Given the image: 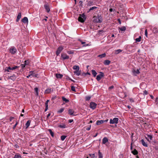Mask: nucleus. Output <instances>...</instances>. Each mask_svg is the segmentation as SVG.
<instances>
[{
  "instance_id": "obj_32",
  "label": "nucleus",
  "mask_w": 158,
  "mask_h": 158,
  "mask_svg": "<svg viewBox=\"0 0 158 158\" xmlns=\"http://www.w3.org/2000/svg\"><path fill=\"white\" fill-rule=\"evenodd\" d=\"M106 56V54L105 53H103L101 55H99L98 56V57L100 58H102L105 57Z\"/></svg>"
},
{
  "instance_id": "obj_36",
  "label": "nucleus",
  "mask_w": 158,
  "mask_h": 158,
  "mask_svg": "<svg viewBox=\"0 0 158 158\" xmlns=\"http://www.w3.org/2000/svg\"><path fill=\"white\" fill-rule=\"evenodd\" d=\"M19 67L17 66H15L13 67H10L11 70H15V69H16Z\"/></svg>"
},
{
  "instance_id": "obj_47",
  "label": "nucleus",
  "mask_w": 158,
  "mask_h": 158,
  "mask_svg": "<svg viewBox=\"0 0 158 158\" xmlns=\"http://www.w3.org/2000/svg\"><path fill=\"white\" fill-rule=\"evenodd\" d=\"M91 98V97L89 96H87L85 97L86 101H89Z\"/></svg>"
},
{
  "instance_id": "obj_50",
  "label": "nucleus",
  "mask_w": 158,
  "mask_h": 158,
  "mask_svg": "<svg viewBox=\"0 0 158 158\" xmlns=\"http://www.w3.org/2000/svg\"><path fill=\"white\" fill-rule=\"evenodd\" d=\"M27 64L26 63H24L23 64H21V66H22V67L23 68H24L25 67V66L26 65H27Z\"/></svg>"
},
{
  "instance_id": "obj_46",
  "label": "nucleus",
  "mask_w": 158,
  "mask_h": 158,
  "mask_svg": "<svg viewBox=\"0 0 158 158\" xmlns=\"http://www.w3.org/2000/svg\"><path fill=\"white\" fill-rule=\"evenodd\" d=\"M71 89L72 91L74 92L76 91L75 88V87L73 86H71Z\"/></svg>"
},
{
  "instance_id": "obj_14",
  "label": "nucleus",
  "mask_w": 158,
  "mask_h": 158,
  "mask_svg": "<svg viewBox=\"0 0 158 158\" xmlns=\"http://www.w3.org/2000/svg\"><path fill=\"white\" fill-rule=\"evenodd\" d=\"M53 89L52 88H48L47 89L45 90V93L46 94H49L51 92H53Z\"/></svg>"
},
{
  "instance_id": "obj_6",
  "label": "nucleus",
  "mask_w": 158,
  "mask_h": 158,
  "mask_svg": "<svg viewBox=\"0 0 158 158\" xmlns=\"http://www.w3.org/2000/svg\"><path fill=\"white\" fill-rule=\"evenodd\" d=\"M63 48L62 46H60L58 48L56 51V54L57 56H58L60 54L61 52L63 50Z\"/></svg>"
},
{
  "instance_id": "obj_55",
  "label": "nucleus",
  "mask_w": 158,
  "mask_h": 158,
  "mask_svg": "<svg viewBox=\"0 0 158 158\" xmlns=\"http://www.w3.org/2000/svg\"><path fill=\"white\" fill-rule=\"evenodd\" d=\"M82 3H83V2L82 1H80L79 2V3L80 4L79 5L80 6H82Z\"/></svg>"
},
{
  "instance_id": "obj_17",
  "label": "nucleus",
  "mask_w": 158,
  "mask_h": 158,
  "mask_svg": "<svg viewBox=\"0 0 158 158\" xmlns=\"http://www.w3.org/2000/svg\"><path fill=\"white\" fill-rule=\"evenodd\" d=\"M73 73L74 74H76L77 76H78L81 74V71H79V70H75L74 71Z\"/></svg>"
},
{
  "instance_id": "obj_10",
  "label": "nucleus",
  "mask_w": 158,
  "mask_h": 158,
  "mask_svg": "<svg viewBox=\"0 0 158 158\" xmlns=\"http://www.w3.org/2000/svg\"><path fill=\"white\" fill-rule=\"evenodd\" d=\"M44 7L46 11L48 13H49L50 11V8L48 4H45L44 5Z\"/></svg>"
},
{
  "instance_id": "obj_35",
  "label": "nucleus",
  "mask_w": 158,
  "mask_h": 158,
  "mask_svg": "<svg viewBox=\"0 0 158 158\" xmlns=\"http://www.w3.org/2000/svg\"><path fill=\"white\" fill-rule=\"evenodd\" d=\"M119 29L121 31H124L126 30V28L125 26H123L121 28H119Z\"/></svg>"
},
{
  "instance_id": "obj_2",
  "label": "nucleus",
  "mask_w": 158,
  "mask_h": 158,
  "mask_svg": "<svg viewBox=\"0 0 158 158\" xmlns=\"http://www.w3.org/2000/svg\"><path fill=\"white\" fill-rule=\"evenodd\" d=\"M118 120V118H114L113 119H110V124H117Z\"/></svg>"
},
{
  "instance_id": "obj_54",
  "label": "nucleus",
  "mask_w": 158,
  "mask_h": 158,
  "mask_svg": "<svg viewBox=\"0 0 158 158\" xmlns=\"http://www.w3.org/2000/svg\"><path fill=\"white\" fill-rule=\"evenodd\" d=\"M145 35L146 37H148V32L147 29H146L145 31Z\"/></svg>"
},
{
  "instance_id": "obj_5",
  "label": "nucleus",
  "mask_w": 158,
  "mask_h": 158,
  "mask_svg": "<svg viewBox=\"0 0 158 158\" xmlns=\"http://www.w3.org/2000/svg\"><path fill=\"white\" fill-rule=\"evenodd\" d=\"M100 74L98 75L96 77V79L98 81H99L104 76V73L102 72H100Z\"/></svg>"
},
{
  "instance_id": "obj_15",
  "label": "nucleus",
  "mask_w": 158,
  "mask_h": 158,
  "mask_svg": "<svg viewBox=\"0 0 158 158\" xmlns=\"http://www.w3.org/2000/svg\"><path fill=\"white\" fill-rule=\"evenodd\" d=\"M108 141V139L107 137H104L102 140V143L105 144Z\"/></svg>"
},
{
  "instance_id": "obj_33",
  "label": "nucleus",
  "mask_w": 158,
  "mask_h": 158,
  "mask_svg": "<svg viewBox=\"0 0 158 158\" xmlns=\"http://www.w3.org/2000/svg\"><path fill=\"white\" fill-rule=\"evenodd\" d=\"M62 99L63 101L65 102L66 103L68 102H69V100L66 99V98L64 97H62Z\"/></svg>"
},
{
  "instance_id": "obj_28",
  "label": "nucleus",
  "mask_w": 158,
  "mask_h": 158,
  "mask_svg": "<svg viewBox=\"0 0 158 158\" xmlns=\"http://www.w3.org/2000/svg\"><path fill=\"white\" fill-rule=\"evenodd\" d=\"M152 31L155 34L157 33L158 32V29L156 27H153L152 29Z\"/></svg>"
},
{
  "instance_id": "obj_22",
  "label": "nucleus",
  "mask_w": 158,
  "mask_h": 158,
  "mask_svg": "<svg viewBox=\"0 0 158 158\" xmlns=\"http://www.w3.org/2000/svg\"><path fill=\"white\" fill-rule=\"evenodd\" d=\"M21 12H19L18 13V15L17 16V18L16 19V21L18 22L19 21V20L21 18Z\"/></svg>"
},
{
  "instance_id": "obj_53",
  "label": "nucleus",
  "mask_w": 158,
  "mask_h": 158,
  "mask_svg": "<svg viewBox=\"0 0 158 158\" xmlns=\"http://www.w3.org/2000/svg\"><path fill=\"white\" fill-rule=\"evenodd\" d=\"M18 122H16V123L13 126V129L14 130L16 126L18 124Z\"/></svg>"
},
{
  "instance_id": "obj_58",
  "label": "nucleus",
  "mask_w": 158,
  "mask_h": 158,
  "mask_svg": "<svg viewBox=\"0 0 158 158\" xmlns=\"http://www.w3.org/2000/svg\"><path fill=\"white\" fill-rule=\"evenodd\" d=\"M114 88V86L113 85H112L109 87V89H113Z\"/></svg>"
},
{
  "instance_id": "obj_29",
  "label": "nucleus",
  "mask_w": 158,
  "mask_h": 158,
  "mask_svg": "<svg viewBox=\"0 0 158 158\" xmlns=\"http://www.w3.org/2000/svg\"><path fill=\"white\" fill-rule=\"evenodd\" d=\"M92 74L93 75L94 77H95L97 74V73L96 71L94 70H91Z\"/></svg>"
},
{
  "instance_id": "obj_59",
  "label": "nucleus",
  "mask_w": 158,
  "mask_h": 158,
  "mask_svg": "<svg viewBox=\"0 0 158 158\" xmlns=\"http://www.w3.org/2000/svg\"><path fill=\"white\" fill-rule=\"evenodd\" d=\"M129 100L131 102H134V101L133 100V99L132 98H129Z\"/></svg>"
},
{
  "instance_id": "obj_13",
  "label": "nucleus",
  "mask_w": 158,
  "mask_h": 158,
  "mask_svg": "<svg viewBox=\"0 0 158 158\" xmlns=\"http://www.w3.org/2000/svg\"><path fill=\"white\" fill-rule=\"evenodd\" d=\"M132 72L135 76H136L137 74H139L140 73V72L139 71V70L137 69L136 70H133L132 71Z\"/></svg>"
},
{
  "instance_id": "obj_16",
  "label": "nucleus",
  "mask_w": 158,
  "mask_h": 158,
  "mask_svg": "<svg viewBox=\"0 0 158 158\" xmlns=\"http://www.w3.org/2000/svg\"><path fill=\"white\" fill-rule=\"evenodd\" d=\"M22 21L24 23H28V20L27 17H24L23 18V19H22Z\"/></svg>"
},
{
  "instance_id": "obj_20",
  "label": "nucleus",
  "mask_w": 158,
  "mask_h": 158,
  "mask_svg": "<svg viewBox=\"0 0 158 158\" xmlns=\"http://www.w3.org/2000/svg\"><path fill=\"white\" fill-rule=\"evenodd\" d=\"M103 155L100 150L98 151V158H103Z\"/></svg>"
},
{
  "instance_id": "obj_1",
  "label": "nucleus",
  "mask_w": 158,
  "mask_h": 158,
  "mask_svg": "<svg viewBox=\"0 0 158 158\" xmlns=\"http://www.w3.org/2000/svg\"><path fill=\"white\" fill-rule=\"evenodd\" d=\"M86 19L85 16L84 14H80L78 17V20L79 22L83 23L85 21Z\"/></svg>"
},
{
  "instance_id": "obj_25",
  "label": "nucleus",
  "mask_w": 158,
  "mask_h": 158,
  "mask_svg": "<svg viewBox=\"0 0 158 158\" xmlns=\"http://www.w3.org/2000/svg\"><path fill=\"white\" fill-rule=\"evenodd\" d=\"M131 152L134 155H137L138 154V152L135 149L132 151Z\"/></svg>"
},
{
  "instance_id": "obj_43",
  "label": "nucleus",
  "mask_w": 158,
  "mask_h": 158,
  "mask_svg": "<svg viewBox=\"0 0 158 158\" xmlns=\"http://www.w3.org/2000/svg\"><path fill=\"white\" fill-rule=\"evenodd\" d=\"M155 103L156 105L158 106V97H157L155 100Z\"/></svg>"
},
{
  "instance_id": "obj_30",
  "label": "nucleus",
  "mask_w": 158,
  "mask_h": 158,
  "mask_svg": "<svg viewBox=\"0 0 158 158\" xmlns=\"http://www.w3.org/2000/svg\"><path fill=\"white\" fill-rule=\"evenodd\" d=\"M73 69L74 70H79V67L78 66L74 65L73 67Z\"/></svg>"
},
{
  "instance_id": "obj_48",
  "label": "nucleus",
  "mask_w": 158,
  "mask_h": 158,
  "mask_svg": "<svg viewBox=\"0 0 158 158\" xmlns=\"http://www.w3.org/2000/svg\"><path fill=\"white\" fill-rule=\"evenodd\" d=\"M89 155L90 157H91L92 158H93L94 157L95 154H89Z\"/></svg>"
},
{
  "instance_id": "obj_4",
  "label": "nucleus",
  "mask_w": 158,
  "mask_h": 158,
  "mask_svg": "<svg viewBox=\"0 0 158 158\" xmlns=\"http://www.w3.org/2000/svg\"><path fill=\"white\" fill-rule=\"evenodd\" d=\"M95 21L97 23H101L102 20V18L101 15H98L96 17ZM95 20V19H94Z\"/></svg>"
},
{
  "instance_id": "obj_31",
  "label": "nucleus",
  "mask_w": 158,
  "mask_h": 158,
  "mask_svg": "<svg viewBox=\"0 0 158 158\" xmlns=\"http://www.w3.org/2000/svg\"><path fill=\"white\" fill-rule=\"evenodd\" d=\"M48 131H49L52 136L53 137L54 136V132L52 131V130L51 129H49L48 130Z\"/></svg>"
},
{
  "instance_id": "obj_26",
  "label": "nucleus",
  "mask_w": 158,
  "mask_h": 158,
  "mask_svg": "<svg viewBox=\"0 0 158 158\" xmlns=\"http://www.w3.org/2000/svg\"><path fill=\"white\" fill-rule=\"evenodd\" d=\"M110 61L109 60H106L104 62V64L106 65H108L110 64Z\"/></svg>"
},
{
  "instance_id": "obj_41",
  "label": "nucleus",
  "mask_w": 158,
  "mask_h": 158,
  "mask_svg": "<svg viewBox=\"0 0 158 158\" xmlns=\"http://www.w3.org/2000/svg\"><path fill=\"white\" fill-rule=\"evenodd\" d=\"M33 72L32 71H30V74H29L28 76H27V78H29L31 75H33Z\"/></svg>"
},
{
  "instance_id": "obj_8",
  "label": "nucleus",
  "mask_w": 158,
  "mask_h": 158,
  "mask_svg": "<svg viewBox=\"0 0 158 158\" xmlns=\"http://www.w3.org/2000/svg\"><path fill=\"white\" fill-rule=\"evenodd\" d=\"M9 51L11 54H14L16 53L17 50L15 47H12L10 48Z\"/></svg>"
},
{
  "instance_id": "obj_38",
  "label": "nucleus",
  "mask_w": 158,
  "mask_h": 158,
  "mask_svg": "<svg viewBox=\"0 0 158 158\" xmlns=\"http://www.w3.org/2000/svg\"><path fill=\"white\" fill-rule=\"evenodd\" d=\"M33 72V75H32V76H33V77H36V78H39V76L38 74H36L34 72V71H32Z\"/></svg>"
},
{
  "instance_id": "obj_52",
  "label": "nucleus",
  "mask_w": 158,
  "mask_h": 158,
  "mask_svg": "<svg viewBox=\"0 0 158 158\" xmlns=\"http://www.w3.org/2000/svg\"><path fill=\"white\" fill-rule=\"evenodd\" d=\"M49 102V100H47L46 102L45 103V106H48V103Z\"/></svg>"
},
{
  "instance_id": "obj_27",
  "label": "nucleus",
  "mask_w": 158,
  "mask_h": 158,
  "mask_svg": "<svg viewBox=\"0 0 158 158\" xmlns=\"http://www.w3.org/2000/svg\"><path fill=\"white\" fill-rule=\"evenodd\" d=\"M122 50L120 49L115 50L114 51V53L115 54H118L120 53V52H122Z\"/></svg>"
},
{
  "instance_id": "obj_34",
  "label": "nucleus",
  "mask_w": 158,
  "mask_h": 158,
  "mask_svg": "<svg viewBox=\"0 0 158 158\" xmlns=\"http://www.w3.org/2000/svg\"><path fill=\"white\" fill-rule=\"evenodd\" d=\"M5 70L7 71L8 72H11V70L10 66L6 67L5 69Z\"/></svg>"
},
{
  "instance_id": "obj_19",
  "label": "nucleus",
  "mask_w": 158,
  "mask_h": 158,
  "mask_svg": "<svg viewBox=\"0 0 158 158\" xmlns=\"http://www.w3.org/2000/svg\"><path fill=\"white\" fill-rule=\"evenodd\" d=\"M103 123V120H97L96 124L98 125H99Z\"/></svg>"
},
{
  "instance_id": "obj_21",
  "label": "nucleus",
  "mask_w": 158,
  "mask_h": 158,
  "mask_svg": "<svg viewBox=\"0 0 158 158\" xmlns=\"http://www.w3.org/2000/svg\"><path fill=\"white\" fill-rule=\"evenodd\" d=\"M141 142L143 145L144 147H147L148 146V144L145 142L144 139H142L141 140Z\"/></svg>"
},
{
  "instance_id": "obj_40",
  "label": "nucleus",
  "mask_w": 158,
  "mask_h": 158,
  "mask_svg": "<svg viewBox=\"0 0 158 158\" xmlns=\"http://www.w3.org/2000/svg\"><path fill=\"white\" fill-rule=\"evenodd\" d=\"M97 8H98V7H96V6H93V7H92L90 8L89 9V11H91V10H94L96 9Z\"/></svg>"
},
{
  "instance_id": "obj_11",
  "label": "nucleus",
  "mask_w": 158,
  "mask_h": 158,
  "mask_svg": "<svg viewBox=\"0 0 158 158\" xmlns=\"http://www.w3.org/2000/svg\"><path fill=\"white\" fill-rule=\"evenodd\" d=\"M74 112V110L72 109H69L68 110V114L70 115L75 116V115L73 114Z\"/></svg>"
},
{
  "instance_id": "obj_64",
  "label": "nucleus",
  "mask_w": 158,
  "mask_h": 158,
  "mask_svg": "<svg viewBox=\"0 0 158 158\" xmlns=\"http://www.w3.org/2000/svg\"><path fill=\"white\" fill-rule=\"evenodd\" d=\"M98 31V33H100L101 32H104V31L103 30H100Z\"/></svg>"
},
{
  "instance_id": "obj_56",
  "label": "nucleus",
  "mask_w": 158,
  "mask_h": 158,
  "mask_svg": "<svg viewBox=\"0 0 158 158\" xmlns=\"http://www.w3.org/2000/svg\"><path fill=\"white\" fill-rule=\"evenodd\" d=\"M14 147L16 148H19V146L17 144H15L14 145Z\"/></svg>"
},
{
  "instance_id": "obj_12",
  "label": "nucleus",
  "mask_w": 158,
  "mask_h": 158,
  "mask_svg": "<svg viewBox=\"0 0 158 158\" xmlns=\"http://www.w3.org/2000/svg\"><path fill=\"white\" fill-rule=\"evenodd\" d=\"M15 153V154L13 158H22V157L20 154L19 153H15Z\"/></svg>"
},
{
  "instance_id": "obj_3",
  "label": "nucleus",
  "mask_w": 158,
  "mask_h": 158,
  "mask_svg": "<svg viewBox=\"0 0 158 158\" xmlns=\"http://www.w3.org/2000/svg\"><path fill=\"white\" fill-rule=\"evenodd\" d=\"M61 58L63 60L69 59V56L67 55L66 54L62 53L61 54Z\"/></svg>"
},
{
  "instance_id": "obj_49",
  "label": "nucleus",
  "mask_w": 158,
  "mask_h": 158,
  "mask_svg": "<svg viewBox=\"0 0 158 158\" xmlns=\"http://www.w3.org/2000/svg\"><path fill=\"white\" fill-rule=\"evenodd\" d=\"M38 89L37 88H35V91L36 92L37 95H38Z\"/></svg>"
},
{
  "instance_id": "obj_7",
  "label": "nucleus",
  "mask_w": 158,
  "mask_h": 158,
  "mask_svg": "<svg viewBox=\"0 0 158 158\" xmlns=\"http://www.w3.org/2000/svg\"><path fill=\"white\" fill-rule=\"evenodd\" d=\"M97 105L95 102H91L90 103L89 107L91 109L94 110L96 108Z\"/></svg>"
},
{
  "instance_id": "obj_61",
  "label": "nucleus",
  "mask_w": 158,
  "mask_h": 158,
  "mask_svg": "<svg viewBox=\"0 0 158 158\" xmlns=\"http://www.w3.org/2000/svg\"><path fill=\"white\" fill-rule=\"evenodd\" d=\"M48 106H45V109L44 110V111L45 112H46V111L48 110Z\"/></svg>"
},
{
  "instance_id": "obj_62",
  "label": "nucleus",
  "mask_w": 158,
  "mask_h": 158,
  "mask_svg": "<svg viewBox=\"0 0 158 158\" xmlns=\"http://www.w3.org/2000/svg\"><path fill=\"white\" fill-rule=\"evenodd\" d=\"M73 120L72 119H69V123H71L73 121Z\"/></svg>"
},
{
  "instance_id": "obj_60",
  "label": "nucleus",
  "mask_w": 158,
  "mask_h": 158,
  "mask_svg": "<svg viewBox=\"0 0 158 158\" xmlns=\"http://www.w3.org/2000/svg\"><path fill=\"white\" fill-rule=\"evenodd\" d=\"M79 40L81 42V43L82 44H84L85 43V42L82 41L81 40Z\"/></svg>"
},
{
  "instance_id": "obj_24",
  "label": "nucleus",
  "mask_w": 158,
  "mask_h": 158,
  "mask_svg": "<svg viewBox=\"0 0 158 158\" xmlns=\"http://www.w3.org/2000/svg\"><path fill=\"white\" fill-rule=\"evenodd\" d=\"M31 121L30 120L27 121L26 123V128H27L30 126L31 123Z\"/></svg>"
},
{
  "instance_id": "obj_44",
  "label": "nucleus",
  "mask_w": 158,
  "mask_h": 158,
  "mask_svg": "<svg viewBox=\"0 0 158 158\" xmlns=\"http://www.w3.org/2000/svg\"><path fill=\"white\" fill-rule=\"evenodd\" d=\"M67 53L68 54L70 55V54H73L74 53V52L73 51H67Z\"/></svg>"
},
{
  "instance_id": "obj_37",
  "label": "nucleus",
  "mask_w": 158,
  "mask_h": 158,
  "mask_svg": "<svg viewBox=\"0 0 158 158\" xmlns=\"http://www.w3.org/2000/svg\"><path fill=\"white\" fill-rule=\"evenodd\" d=\"M141 36H139L138 38L136 39L135 40L137 42H139L141 41Z\"/></svg>"
},
{
  "instance_id": "obj_45",
  "label": "nucleus",
  "mask_w": 158,
  "mask_h": 158,
  "mask_svg": "<svg viewBox=\"0 0 158 158\" xmlns=\"http://www.w3.org/2000/svg\"><path fill=\"white\" fill-rule=\"evenodd\" d=\"M64 110V109L63 108H62L60 109L59 110L57 111V112L58 113H61Z\"/></svg>"
},
{
  "instance_id": "obj_18",
  "label": "nucleus",
  "mask_w": 158,
  "mask_h": 158,
  "mask_svg": "<svg viewBox=\"0 0 158 158\" xmlns=\"http://www.w3.org/2000/svg\"><path fill=\"white\" fill-rule=\"evenodd\" d=\"M56 78H57L58 79V78L61 79V78H62V77L63 76V75L62 74H61L56 73Z\"/></svg>"
},
{
  "instance_id": "obj_9",
  "label": "nucleus",
  "mask_w": 158,
  "mask_h": 158,
  "mask_svg": "<svg viewBox=\"0 0 158 158\" xmlns=\"http://www.w3.org/2000/svg\"><path fill=\"white\" fill-rule=\"evenodd\" d=\"M146 135H147L148 138L147 137H145V138L147 139L148 141L150 142L152 140L153 137L152 135L148 134H146Z\"/></svg>"
},
{
  "instance_id": "obj_51",
  "label": "nucleus",
  "mask_w": 158,
  "mask_h": 158,
  "mask_svg": "<svg viewBox=\"0 0 158 158\" xmlns=\"http://www.w3.org/2000/svg\"><path fill=\"white\" fill-rule=\"evenodd\" d=\"M148 94V92L146 90H145L143 91V95H146Z\"/></svg>"
},
{
  "instance_id": "obj_23",
  "label": "nucleus",
  "mask_w": 158,
  "mask_h": 158,
  "mask_svg": "<svg viewBox=\"0 0 158 158\" xmlns=\"http://www.w3.org/2000/svg\"><path fill=\"white\" fill-rule=\"evenodd\" d=\"M58 127L61 128H66V126L65 124L62 123L61 125H58Z\"/></svg>"
},
{
  "instance_id": "obj_39",
  "label": "nucleus",
  "mask_w": 158,
  "mask_h": 158,
  "mask_svg": "<svg viewBox=\"0 0 158 158\" xmlns=\"http://www.w3.org/2000/svg\"><path fill=\"white\" fill-rule=\"evenodd\" d=\"M67 136H65V135H62L61 136V139L62 140V141H64L65 139V138Z\"/></svg>"
},
{
  "instance_id": "obj_63",
  "label": "nucleus",
  "mask_w": 158,
  "mask_h": 158,
  "mask_svg": "<svg viewBox=\"0 0 158 158\" xmlns=\"http://www.w3.org/2000/svg\"><path fill=\"white\" fill-rule=\"evenodd\" d=\"M51 115V114L50 113H49L47 115V118H48Z\"/></svg>"
},
{
  "instance_id": "obj_57",
  "label": "nucleus",
  "mask_w": 158,
  "mask_h": 158,
  "mask_svg": "<svg viewBox=\"0 0 158 158\" xmlns=\"http://www.w3.org/2000/svg\"><path fill=\"white\" fill-rule=\"evenodd\" d=\"M91 126H90L89 127H87L86 128V130L87 131H89L90 129Z\"/></svg>"
},
{
  "instance_id": "obj_42",
  "label": "nucleus",
  "mask_w": 158,
  "mask_h": 158,
  "mask_svg": "<svg viewBox=\"0 0 158 158\" xmlns=\"http://www.w3.org/2000/svg\"><path fill=\"white\" fill-rule=\"evenodd\" d=\"M94 4L93 2L89 1L88 3V5L89 6H91Z\"/></svg>"
}]
</instances>
